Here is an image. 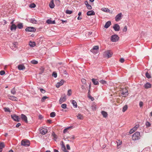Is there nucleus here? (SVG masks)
Here are the masks:
<instances>
[{
	"mask_svg": "<svg viewBox=\"0 0 152 152\" xmlns=\"http://www.w3.org/2000/svg\"><path fill=\"white\" fill-rule=\"evenodd\" d=\"M140 134L139 132H136L132 136V139L134 140H139L140 138Z\"/></svg>",
	"mask_w": 152,
	"mask_h": 152,
	"instance_id": "obj_1",
	"label": "nucleus"
},
{
	"mask_svg": "<svg viewBox=\"0 0 152 152\" xmlns=\"http://www.w3.org/2000/svg\"><path fill=\"white\" fill-rule=\"evenodd\" d=\"M21 145L25 147L29 146L30 145V141L26 139H24L21 141Z\"/></svg>",
	"mask_w": 152,
	"mask_h": 152,
	"instance_id": "obj_2",
	"label": "nucleus"
},
{
	"mask_svg": "<svg viewBox=\"0 0 152 152\" xmlns=\"http://www.w3.org/2000/svg\"><path fill=\"white\" fill-rule=\"evenodd\" d=\"M119 39V37L116 34L112 35L111 37V40L113 42L118 41Z\"/></svg>",
	"mask_w": 152,
	"mask_h": 152,
	"instance_id": "obj_3",
	"label": "nucleus"
},
{
	"mask_svg": "<svg viewBox=\"0 0 152 152\" xmlns=\"http://www.w3.org/2000/svg\"><path fill=\"white\" fill-rule=\"evenodd\" d=\"M11 117L15 121L17 122H19L20 121V117L15 114L13 115H11Z\"/></svg>",
	"mask_w": 152,
	"mask_h": 152,
	"instance_id": "obj_4",
	"label": "nucleus"
},
{
	"mask_svg": "<svg viewBox=\"0 0 152 152\" xmlns=\"http://www.w3.org/2000/svg\"><path fill=\"white\" fill-rule=\"evenodd\" d=\"M121 93L122 96L123 97H126L128 94V90L126 88L122 89L121 90Z\"/></svg>",
	"mask_w": 152,
	"mask_h": 152,
	"instance_id": "obj_5",
	"label": "nucleus"
},
{
	"mask_svg": "<svg viewBox=\"0 0 152 152\" xmlns=\"http://www.w3.org/2000/svg\"><path fill=\"white\" fill-rule=\"evenodd\" d=\"M104 54L106 57H107V58H109L112 56L113 53L110 50H107L104 52Z\"/></svg>",
	"mask_w": 152,
	"mask_h": 152,
	"instance_id": "obj_6",
	"label": "nucleus"
},
{
	"mask_svg": "<svg viewBox=\"0 0 152 152\" xmlns=\"http://www.w3.org/2000/svg\"><path fill=\"white\" fill-rule=\"evenodd\" d=\"M18 43L17 42H14L12 45L10 46L11 48L14 50H15L18 48Z\"/></svg>",
	"mask_w": 152,
	"mask_h": 152,
	"instance_id": "obj_7",
	"label": "nucleus"
},
{
	"mask_svg": "<svg viewBox=\"0 0 152 152\" xmlns=\"http://www.w3.org/2000/svg\"><path fill=\"white\" fill-rule=\"evenodd\" d=\"M99 48V47L98 46H95L93 47V48L91 50V51L94 53H97Z\"/></svg>",
	"mask_w": 152,
	"mask_h": 152,
	"instance_id": "obj_8",
	"label": "nucleus"
},
{
	"mask_svg": "<svg viewBox=\"0 0 152 152\" xmlns=\"http://www.w3.org/2000/svg\"><path fill=\"white\" fill-rule=\"evenodd\" d=\"M39 132L40 133L44 135L47 133L48 130L46 128H42L39 129Z\"/></svg>",
	"mask_w": 152,
	"mask_h": 152,
	"instance_id": "obj_9",
	"label": "nucleus"
},
{
	"mask_svg": "<svg viewBox=\"0 0 152 152\" xmlns=\"http://www.w3.org/2000/svg\"><path fill=\"white\" fill-rule=\"evenodd\" d=\"M21 118L22 121H24L26 123H28L27 118L25 115L23 114H21Z\"/></svg>",
	"mask_w": 152,
	"mask_h": 152,
	"instance_id": "obj_10",
	"label": "nucleus"
},
{
	"mask_svg": "<svg viewBox=\"0 0 152 152\" xmlns=\"http://www.w3.org/2000/svg\"><path fill=\"white\" fill-rule=\"evenodd\" d=\"M36 31V29L33 27H29L26 28L25 31H26L34 32Z\"/></svg>",
	"mask_w": 152,
	"mask_h": 152,
	"instance_id": "obj_11",
	"label": "nucleus"
},
{
	"mask_svg": "<svg viewBox=\"0 0 152 152\" xmlns=\"http://www.w3.org/2000/svg\"><path fill=\"white\" fill-rule=\"evenodd\" d=\"M64 81L63 80H61L59 82L57 83L56 86L57 88H59L60 86H62L64 84Z\"/></svg>",
	"mask_w": 152,
	"mask_h": 152,
	"instance_id": "obj_12",
	"label": "nucleus"
},
{
	"mask_svg": "<svg viewBox=\"0 0 152 152\" xmlns=\"http://www.w3.org/2000/svg\"><path fill=\"white\" fill-rule=\"evenodd\" d=\"M122 13H120L118 14L115 17V20L116 21H118L120 20L121 18Z\"/></svg>",
	"mask_w": 152,
	"mask_h": 152,
	"instance_id": "obj_13",
	"label": "nucleus"
},
{
	"mask_svg": "<svg viewBox=\"0 0 152 152\" xmlns=\"http://www.w3.org/2000/svg\"><path fill=\"white\" fill-rule=\"evenodd\" d=\"M113 28L115 31H119L120 29V27L119 25L117 24H115L113 26Z\"/></svg>",
	"mask_w": 152,
	"mask_h": 152,
	"instance_id": "obj_14",
	"label": "nucleus"
},
{
	"mask_svg": "<svg viewBox=\"0 0 152 152\" xmlns=\"http://www.w3.org/2000/svg\"><path fill=\"white\" fill-rule=\"evenodd\" d=\"M66 100V96H65L62 97L60 98L59 100V103L60 104H61L63 102H65Z\"/></svg>",
	"mask_w": 152,
	"mask_h": 152,
	"instance_id": "obj_15",
	"label": "nucleus"
},
{
	"mask_svg": "<svg viewBox=\"0 0 152 152\" xmlns=\"http://www.w3.org/2000/svg\"><path fill=\"white\" fill-rule=\"evenodd\" d=\"M144 71L145 72V76L147 78H148L149 79L151 77L150 75L149 74L148 72V69H145Z\"/></svg>",
	"mask_w": 152,
	"mask_h": 152,
	"instance_id": "obj_16",
	"label": "nucleus"
},
{
	"mask_svg": "<svg viewBox=\"0 0 152 152\" xmlns=\"http://www.w3.org/2000/svg\"><path fill=\"white\" fill-rule=\"evenodd\" d=\"M86 14L88 16L94 15H95V13L93 10H91L88 11Z\"/></svg>",
	"mask_w": 152,
	"mask_h": 152,
	"instance_id": "obj_17",
	"label": "nucleus"
},
{
	"mask_svg": "<svg viewBox=\"0 0 152 152\" xmlns=\"http://www.w3.org/2000/svg\"><path fill=\"white\" fill-rule=\"evenodd\" d=\"M38 72L39 74H42L43 72L45 70V69L44 67H38Z\"/></svg>",
	"mask_w": 152,
	"mask_h": 152,
	"instance_id": "obj_18",
	"label": "nucleus"
},
{
	"mask_svg": "<svg viewBox=\"0 0 152 152\" xmlns=\"http://www.w3.org/2000/svg\"><path fill=\"white\" fill-rule=\"evenodd\" d=\"M151 84L148 82L146 83L144 85V87L146 89H148L151 88Z\"/></svg>",
	"mask_w": 152,
	"mask_h": 152,
	"instance_id": "obj_19",
	"label": "nucleus"
},
{
	"mask_svg": "<svg viewBox=\"0 0 152 152\" xmlns=\"http://www.w3.org/2000/svg\"><path fill=\"white\" fill-rule=\"evenodd\" d=\"M85 4L88 9V10H91L92 9L91 6L88 4V1H85Z\"/></svg>",
	"mask_w": 152,
	"mask_h": 152,
	"instance_id": "obj_20",
	"label": "nucleus"
},
{
	"mask_svg": "<svg viewBox=\"0 0 152 152\" xmlns=\"http://www.w3.org/2000/svg\"><path fill=\"white\" fill-rule=\"evenodd\" d=\"M111 24V21H108L106 23L104 26V27L106 28H108L110 26Z\"/></svg>",
	"mask_w": 152,
	"mask_h": 152,
	"instance_id": "obj_21",
	"label": "nucleus"
},
{
	"mask_svg": "<svg viewBox=\"0 0 152 152\" xmlns=\"http://www.w3.org/2000/svg\"><path fill=\"white\" fill-rule=\"evenodd\" d=\"M70 102H72V104H73V106L75 108H77V104L76 102L74 100H71L70 101Z\"/></svg>",
	"mask_w": 152,
	"mask_h": 152,
	"instance_id": "obj_22",
	"label": "nucleus"
},
{
	"mask_svg": "<svg viewBox=\"0 0 152 152\" xmlns=\"http://www.w3.org/2000/svg\"><path fill=\"white\" fill-rule=\"evenodd\" d=\"M50 7L51 8H53L55 7V5L53 2V0H52L49 4Z\"/></svg>",
	"mask_w": 152,
	"mask_h": 152,
	"instance_id": "obj_23",
	"label": "nucleus"
},
{
	"mask_svg": "<svg viewBox=\"0 0 152 152\" xmlns=\"http://www.w3.org/2000/svg\"><path fill=\"white\" fill-rule=\"evenodd\" d=\"M92 81L93 84L95 85H98L99 84V83L96 79L93 78L92 79Z\"/></svg>",
	"mask_w": 152,
	"mask_h": 152,
	"instance_id": "obj_24",
	"label": "nucleus"
},
{
	"mask_svg": "<svg viewBox=\"0 0 152 152\" xmlns=\"http://www.w3.org/2000/svg\"><path fill=\"white\" fill-rule=\"evenodd\" d=\"M46 22L48 24H54L55 23V20L52 21L50 19H48Z\"/></svg>",
	"mask_w": 152,
	"mask_h": 152,
	"instance_id": "obj_25",
	"label": "nucleus"
},
{
	"mask_svg": "<svg viewBox=\"0 0 152 152\" xmlns=\"http://www.w3.org/2000/svg\"><path fill=\"white\" fill-rule=\"evenodd\" d=\"M29 22L34 24L37 23V20L34 18H31L29 19Z\"/></svg>",
	"mask_w": 152,
	"mask_h": 152,
	"instance_id": "obj_26",
	"label": "nucleus"
},
{
	"mask_svg": "<svg viewBox=\"0 0 152 152\" xmlns=\"http://www.w3.org/2000/svg\"><path fill=\"white\" fill-rule=\"evenodd\" d=\"M101 114L104 118H106L108 115V114L107 112L104 111H102L101 112Z\"/></svg>",
	"mask_w": 152,
	"mask_h": 152,
	"instance_id": "obj_27",
	"label": "nucleus"
},
{
	"mask_svg": "<svg viewBox=\"0 0 152 152\" xmlns=\"http://www.w3.org/2000/svg\"><path fill=\"white\" fill-rule=\"evenodd\" d=\"M9 99L12 101H17L18 100V98L14 96H9Z\"/></svg>",
	"mask_w": 152,
	"mask_h": 152,
	"instance_id": "obj_28",
	"label": "nucleus"
},
{
	"mask_svg": "<svg viewBox=\"0 0 152 152\" xmlns=\"http://www.w3.org/2000/svg\"><path fill=\"white\" fill-rule=\"evenodd\" d=\"M29 45L32 47H34L36 45V43L34 42L30 41L29 43Z\"/></svg>",
	"mask_w": 152,
	"mask_h": 152,
	"instance_id": "obj_29",
	"label": "nucleus"
},
{
	"mask_svg": "<svg viewBox=\"0 0 152 152\" xmlns=\"http://www.w3.org/2000/svg\"><path fill=\"white\" fill-rule=\"evenodd\" d=\"M17 27L20 29H22L23 27V24L22 23H20L17 25Z\"/></svg>",
	"mask_w": 152,
	"mask_h": 152,
	"instance_id": "obj_30",
	"label": "nucleus"
},
{
	"mask_svg": "<svg viewBox=\"0 0 152 152\" xmlns=\"http://www.w3.org/2000/svg\"><path fill=\"white\" fill-rule=\"evenodd\" d=\"M17 28V26L15 25H12L10 27V29L11 31L13 30H15Z\"/></svg>",
	"mask_w": 152,
	"mask_h": 152,
	"instance_id": "obj_31",
	"label": "nucleus"
},
{
	"mask_svg": "<svg viewBox=\"0 0 152 152\" xmlns=\"http://www.w3.org/2000/svg\"><path fill=\"white\" fill-rule=\"evenodd\" d=\"M5 145L3 142L0 143V150H2V148L4 147Z\"/></svg>",
	"mask_w": 152,
	"mask_h": 152,
	"instance_id": "obj_32",
	"label": "nucleus"
},
{
	"mask_svg": "<svg viewBox=\"0 0 152 152\" xmlns=\"http://www.w3.org/2000/svg\"><path fill=\"white\" fill-rule=\"evenodd\" d=\"M127 108H128L127 105H125L123 107V109H122V111L123 112H125L127 109Z\"/></svg>",
	"mask_w": 152,
	"mask_h": 152,
	"instance_id": "obj_33",
	"label": "nucleus"
},
{
	"mask_svg": "<svg viewBox=\"0 0 152 152\" xmlns=\"http://www.w3.org/2000/svg\"><path fill=\"white\" fill-rule=\"evenodd\" d=\"M101 10L102 11L106 12H109L110 11L109 9L106 8H102Z\"/></svg>",
	"mask_w": 152,
	"mask_h": 152,
	"instance_id": "obj_34",
	"label": "nucleus"
},
{
	"mask_svg": "<svg viewBox=\"0 0 152 152\" xmlns=\"http://www.w3.org/2000/svg\"><path fill=\"white\" fill-rule=\"evenodd\" d=\"M77 118L79 119L82 120L83 118V117L82 115L80 114H78V115L77 116Z\"/></svg>",
	"mask_w": 152,
	"mask_h": 152,
	"instance_id": "obj_35",
	"label": "nucleus"
},
{
	"mask_svg": "<svg viewBox=\"0 0 152 152\" xmlns=\"http://www.w3.org/2000/svg\"><path fill=\"white\" fill-rule=\"evenodd\" d=\"M50 117L52 118L55 117L56 116V113L55 112H52L50 114Z\"/></svg>",
	"mask_w": 152,
	"mask_h": 152,
	"instance_id": "obj_36",
	"label": "nucleus"
},
{
	"mask_svg": "<svg viewBox=\"0 0 152 152\" xmlns=\"http://www.w3.org/2000/svg\"><path fill=\"white\" fill-rule=\"evenodd\" d=\"M145 125L147 127H149L151 126V124L149 122L146 121L145 123Z\"/></svg>",
	"mask_w": 152,
	"mask_h": 152,
	"instance_id": "obj_37",
	"label": "nucleus"
},
{
	"mask_svg": "<svg viewBox=\"0 0 152 152\" xmlns=\"http://www.w3.org/2000/svg\"><path fill=\"white\" fill-rule=\"evenodd\" d=\"M72 91L71 89H69L68 91L67 95L69 96L72 95Z\"/></svg>",
	"mask_w": 152,
	"mask_h": 152,
	"instance_id": "obj_38",
	"label": "nucleus"
},
{
	"mask_svg": "<svg viewBox=\"0 0 152 152\" xmlns=\"http://www.w3.org/2000/svg\"><path fill=\"white\" fill-rule=\"evenodd\" d=\"M36 5L34 3H31L29 5V7L30 8H34L36 7Z\"/></svg>",
	"mask_w": 152,
	"mask_h": 152,
	"instance_id": "obj_39",
	"label": "nucleus"
},
{
	"mask_svg": "<svg viewBox=\"0 0 152 152\" xmlns=\"http://www.w3.org/2000/svg\"><path fill=\"white\" fill-rule=\"evenodd\" d=\"M100 83H101V84H103V85L106 84L107 83L106 81H105L104 80H101L100 81Z\"/></svg>",
	"mask_w": 152,
	"mask_h": 152,
	"instance_id": "obj_40",
	"label": "nucleus"
},
{
	"mask_svg": "<svg viewBox=\"0 0 152 152\" xmlns=\"http://www.w3.org/2000/svg\"><path fill=\"white\" fill-rule=\"evenodd\" d=\"M31 63L32 64H38V62L37 61L34 60L31 61Z\"/></svg>",
	"mask_w": 152,
	"mask_h": 152,
	"instance_id": "obj_41",
	"label": "nucleus"
},
{
	"mask_svg": "<svg viewBox=\"0 0 152 152\" xmlns=\"http://www.w3.org/2000/svg\"><path fill=\"white\" fill-rule=\"evenodd\" d=\"M48 97L46 96H44L42 97V99L41 101L42 102H44L45 101V100L47 98H48Z\"/></svg>",
	"mask_w": 152,
	"mask_h": 152,
	"instance_id": "obj_42",
	"label": "nucleus"
},
{
	"mask_svg": "<svg viewBox=\"0 0 152 152\" xmlns=\"http://www.w3.org/2000/svg\"><path fill=\"white\" fill-rule=\"evenodd\" d=\"M4 111L5 112H10L9 108L8 107H4Z\"/></svg>",
	"mask_w": 152,
	"mask_h": 152,
	"instance_id": "obj_43",
	"label": "nucleus"
},
{
	"mask_svg": "<svg viewBox=\"0 0 152 152\" xmlns=\"http://www.w3.org/2000/svg\"><path fill=\"white\" fill-rule=\"evenodd\" d=\"M91 109L93 110H95L96 109V105H93L91 106Z\"/></svg>",
	"mask_w": 152,
	"mask_h": 152,
	"instance_id": "obj_44",
	"label": "nucleus"
},
{
	"mask_svg": "<svg viewBox=\"0 0 152 152\" xmlns=\"http://www.w3.org/2000/svg\"><path fill=\"white\" fill-rule=\"evenodd\" d=\"M66 14H71L72 13V11H71V10H67L66 11Z\"/></svg>",
	"mask_w": 152,
	"mask_h": 152,
	"instance_id": "obj_45",
	"label": "nucleus"
},
{
	"mask_svg": "<svg viewBox=\"0 0 152 152\" xmlns=\"http://www.w3.org/2000/svg\"><path fill=\"white\" fill-rule=\"evenodd\" d=\"M66 104H63L61 105V107L63 109H65L66 108Z\"/></svg>",
	"mask_w": 152,
	"mask_h": 152,
	"instance_id": "obj_46",
	"label": "nucleus"
},
{
	"mask_svg": "<svg viewBox=\"0 0 152 152\" xmlns=\"http://www.w3.org/2000/svg\"><path fill=\"white\" fill-rule=\"evenodd\" d=\"M11 93L12 94H16V91L15 90V88H13L11 90Z\"/></svg>",
	"mask_w": 152,
	"mask_h": 152,
	"instance_id": "obj_47",
	"label": "nucleus"
},
{
	"mask_svg": "<svg viewBox=\"0 0 152 152\" xmlns=\"http://www.w3.org/2000/svg\"><path fill=\"white\" fill-rule=\"evenodd\" d=\"M52 76L55 78H56L57 77V74L55 72H53L52 74Z\"/></svg>",
	"mask_w": 152,
	"mask_h": 152,
	"instance_id": "obj_48",
	"label": "nucleus"
},
{
	"mask_svg": "<svg viewBox=\"0 0 152 152\" xmlns=\"http://www.w3.org/2000/svg\"><path fill=\"white\" fill-rule=\"evenodd\" d=\"M143 151H147L148 152H149L150 151V148L149 147L146 148L144 149Z\"/></svg>",
	"mask_w": 152,
	"mask_h": 152,
	"instance_id": "obj_49",
	"label": "nucleus"
},
{
	"mask_svg": "<svg viewBox=\"0 0 152 152\" xmlns=\"http://www.w3.org/2000/svg\"><path fill=\"white\" fill-rule=\"evenodd\" d=\"M5 73V72L4 70H1L0 71V75H3Z\"/></svg>",
	"mask_w": 152,
	"mask_h": 152,
	"instance_id": "obj_50",
	"label": "nucleus"
},
{
	"mask_svg": "<svg viewBox=\"0 0 152 152\" xmlns=\"http://www.w3.org/2000/svg\"><path fill=\"white\" fill-rule=\"evenodd\" d=\"M81 81L82 83L84 84H86V79L84 78H83L81 79Z\"/></svg>",
	"mask_w": 152,
	"mask_h": 152,
	"instance_id": "obj_51",
	"label": "nucleus"
},
{
	"mask_svg": "<svg viewBox=\"0 0 152 152\" xmlns=\"http://www.w3.org/2000/svg\"><path fill=\"white\" fill-rule=\"evenodd\" d=\"M40 90L41 92L43 94H44L45 92V91L42 88H40Z\"/></svg>",
	"mask_w": 152,
	"mask_h": 152,
	"instance_id": "obj_52",
	"label": "nucleus"
},
{
	"mask_svg": "<svg viewBox=\"0 0 152 152\" xmlns=\"http://www.w3.org/2000/svg\"><path fill=\"white\" fill-rule=\"evenodd\" d=\"M88 96L89 98L91 99L92 101L94 100V99L93 97H92L90 94L88 95Z\"/></svg>",
	"mask_w": 152,
	"mask_h": 152,
	"instance_id": "obj_53",
	"label": "nucleus"
},
{
	"mask_svg": "<svg viewBox=\"0 0 152 152\" xmlns=\"http://www.w3.org/2000/svg\"><path fill=\"white\" fill-rule=\"evenodd\" d=\"M67 139L69 138L70 139L74 140L75 138V137L74 135H72V137H67Z\"/></svg>",
	"mask_w": 152,
	"mask_h": 152,
	"instance_id": "obj_54",
	"label": "nucleus"
},
{
	"mask_svg": "<svg viewBox=\"0 0 152 152\" xmlns=\"http://www.w3.org/2000/svg\"><path fill=\"white\" fill-rule=\"evenodd\" d=\"M62 148L63 149L64 152L66 150L65 146L64 144H63L62 145Z\"/></svg>",
	"mask_w": 152,
	"mask_h": 152,
	"instance_id": "obj_55",
	"label": "nucleus"
},
{
	"mask_svg": "<svg viewBox=\"0 0 152 152\" xmlns=\"http://www.w3.org/2000/svg\"><path fill=\"white\" fill-rule=\"evenodd\" d=\"M81 88L82 89V90H83V91L86 90V88L83 85H81Z\"/></svg>",
	"mask_w": 152,
	"mask_h": 152,
	"instance_id": "obj_56",
	"label": "nucleus"
},
{
	"mask_svg": "<svg viewBox=\"0 0 152 152\" xmlns=\"http://www.w3.org/2000/svg\"><path fill=\"white\" fill-rule=\"evenodd\" d=\"M127 27L126 26H125L124 28L123 29V31L124 32H126L127 31Z\"/></svg>",
	"mask_w": 152,
	"mask_h": 152,
	"instance_id": "obj_57",
	"label": "nucleus"
},
{
	"mask_svg": "<svg viewBox=\"0 0 152 152\" xmlns=\"http://www.w3.org/2000/svg\"><path fill=\"white\" fill-rule=\"evenodd\" d=\"M19 70H23L25 69V67H17Z\"/></svg>",
	"mask_w": 152,
	"mask_h": 152,
	"instance_id": "obj_58",
	"label": "nucleus"
},
{
	"mask_svg": "<svg viewBox=\"0 0 152 152\" xmlns=\"http://www.w3.org/2000/svg\"><path fill=\"white\" fill-rule=\"evenodd\" d=\"M143 102H142L140 101V102L139 105L140 107H142L143 106Z\"/></svg>",
	"mask_w": 152,
	"mask_h": 152,
	"instance_id": "obj_59",
	"label": "nucleus"
},
{
	"mask_svg": "<svg viewBox=\"0 0 152 152\" xmlns=\"http://www.w3.org/2000/svg\"><path fill=\"white\" fill-rule=\"evenodd\" d=\"M53 135V137H54V140L55 141H56V140L57 139V135L56 134H54Z\"/></svg>",
	"mask_w": 152,
	"mask_h": 152,
	"instance_id": "obj_60",
	"label": "nucleus"
},
{
	"mask_svg": "<svg viewBox=\"0 0 152 152\" xmlns=\"http://www.w3.org/2000/svg\"><path fill=\"white\" fill-rule=\"evenodd\" d=\"M69 128V127L66 128L65 129L64 131H63V133H65L66 132H67V131L68 130V129Z\"/></svg>",
	"mask_w": 152,
	"mask_h": 152,
	"instance_id": "obj_61",
	"label": "nucleus"
},
{
	"mask_svg": "<svg viewBox=\"0 0 152 152\" xmlns=\"http://www.w3.org/2000/svg\"><path fill=\"white\" fill-rule=\"evenodd\" d=\"M124 61V59L123 58H121L120 59V61L121 63H123Z\"/></svg>",
	"mask_w": 152,
	"mask_h": 152,
	"instance_id": "obj_62",
	"label": "nucleus"
},
{
	"mask_svg": "<svg viewBox=\"0 0 152 152\" xmlns=\"http://www.w3.org/2000/svg\"><path fill=\"white\" fill-rule=\"evenodd\" d=\"M66 147L67 150H70V148L69 144H67L66 145Z\"/></svg>",
	"mask_w": 152,
	"mask_h": 152,
	"instance_id": "obj_63",
	"label": "nucleus"
},
{
	"mask_svg": "<svg viewBox=\"0 0 152 152\" xmlns=\"http://www.w3.org/2000/svg\"><path fill=\"white\" fill-rule=\"evenodd\" d=\"M134 130L133 129H131L129 132V133L130 134H132V133H133L134 132Z\"/></svg>",
	"mask_w": 152,
	"mask_h": 152,
	"instance_id": "obj_64",
	"label": "nucleus"
}]
</instances>
